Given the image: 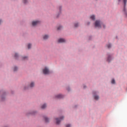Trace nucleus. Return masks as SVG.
Segmentation results:
<instances>
[{"label":"nucleus","instance_id":"f257e3e1","mask_svg":"<svg viewBox=\"0 0 127 127\" xmlns=\"http://www.w3.org/2000/svg\"><path fill=\"white\" fill-rule=\"evenodd\" d=\"M118 0L119 1H121L122 0ZM127 0H123V2L124 3V12L126 17H127V9H126V6H127Z\"/></svg>","mask_w":127,"mask_h":127},{"label":"nucleus","instance_id":"f03ea898","mask_svg":"<svg viewBox=\"0 0 127 127\" xmlns=\"http://www.w3.org/2000/svg\"><path fill=\"white\" fill-rule=\"evenodd\" d=\"M95 27L101 28V27H102V23H101V21L96 20L95 23Z\"/></svg>","mask_w":127,"mask_h":127},{"label":"nucleus","instance_id":"7ed1b4c3","mask_svg":"<svg viewBox=\"0 0 127 127\" xmlns=\"http://www.w3.org/2000/svg\"><path fill=\"white\" fill-rule=\"evenodd\" d=\"M43 73L45 74V75H47L49 74V69L47 68V67H45L43 70Z\"/></svg>","mask_w":127,"mask_h":127},{"label":"nucleus","instance_id":"20e7f679","mask_svg":"<svg viewBox=\"0 0 127 127\" xmlns=\"http://www.w3.org/2000/svg\"><path fill=\"white\" fill-rule=\"evenodd\" d=\"M64 119V117H62L61 118H56V124L57 125H59V124H60V122H61L62 121V120H63Z\"/></svg>","mask_w":127,"mask_h":127},{"label":"nucleus","instance_id":"39448f33","mask_svg":"<svg viewBox=\"0 0 127 127\" xmlns=\"http://www.w3.org/2000/svg\"><path fill=\"white\" fill-rule=\"evenodd\" d=\"M39 23H40V21H34L32 22V24L33 26H35L36 25H38V24H39Z\"/></svg>","mask_w":127,"mask_h":127},{"label":"nucleus","instance_id":"423d86ee","mask_svg":"<svg viewBox=\"0 0 127 127\" xmlns=\"http://www.w3.org/2000/svg\"><path fill=\"white\" fill-rule=\"evenodd\" d=\"M65 41H66L65 40V39H62V38L59 39L58 40V43H63L64 42H65Z\"/></svg>","mask_w":127,"mask_h":127},{"label":"nucleus","instance_id":"0eeeda50","mask_svg":"<svg viewBox=\"0 0 127 127\" xmlns=\"http://www.w3.org/2000/svg\"><path fill=\"white\" fill-rule=\"evenodd\" d=\"M56 98L58 99H61V98H63V96L61 94H59L56 96Z\"/></svg>","mask_w":127,"mask_h":127},{"label":"nucleus","instance_id":"6e6552de","mask_svg":"<svg viewBox=\"0 0 127 127\" xmlns=\"http://www.w3.org/2000/svg\"><path fill=\"white\" fill-rule=\"evenodd\" d=\"M49 37V36L47 35H44L43 36V39H44V40H46V39H48Z\"/></svg>","mask_w":127,"mask_h":127},{"label":"nucleus","instance_id":"1a4fd4ad","mask_svg":"<svg viewBox=\"0 0 127 127\" xmlns=\"http://www.w3.org/2000/svg\"><path fill=\"white\" fill-rule=\"evenodd\" d=\"M44 119L46 123H48V122H49V119H48L47 117H45Z\"/></svg>","mask_w":127,"mask_h":127},{"label":"nucleus","instance_id":"9d476101","mask_svg":"<svg viewBox=\"0 0 127 127\" xmlns=\"http://www.w3.org/2000/svg\"><path fill=\"white\" fill-rule=\"evenodd\" d=\"M90 18L91 19H92V20H95V15H92L90 16Z\"/></svg>","mask_w":127,"mask_h":127},{"label":"nucleus","instance_id":"9b49d317","mask_svg":"<svg viewBox=\"0 0 127 127\" xmlns=\"http://www.w3.org/2000/svg\"><path fill=\"white\" fill-rule=\"evenodd\" d=\"M30 87L31 88L34 87V82H31V84H30Z\"/></svg>","mask_w":127,"mask_h":127},{"label":"nucleus","instance_id":"f8f14e48","mask_svg":"<svg viewBox=\"0 0 127 127\" xmlns=\"http://www.w3.org/2000/svg\"><path fill=\"white\" fill-rule=\"evenodd\" d=\"M46 107V104H44V105H43L42 106V107H41V108H42V109H45Z\"/></svg>","mask_w":127,"mask_h":127},{"label":"nucleus","instance_id":"ddd939ff","mask_svg":"<svg viewBox=\"0 0 127 127\" xmlns=\"http://www.w3.org/2000/svg\"><path fill=\"white\" fill-rule=\"evenodd\" d=\"M94 99H95V100H99V97L97 95H95Z\"/></svg>","mask_w":127,"mask_h":127},{"label":"nucleus","instance_id":"4468645a","mask_svg":"<svg viewBox=\"0 0 127 127\" xmlns=\"http://www.w3.org/2000/svg\"><path fill=\"white\" fill-rule=\"evenodd\" d=\"M61 29H62V26H59L58 27V30H60Z\"/></svg>","mask_w":127,"mask_h":127},{"label":"nucleus","instance_id":"2eb2a0df","mask_svg":"<svg viewBox=\"0 0 127 127\" xmlns=\"http://www.w3.org/2000/svg\"><path fill=\"white\" fill-rule=\"evenodd\" d=\"M31 48V44H29L28 45V49H30Z\"/></svg>","mask_w":127,"mask_h":127},{"label":"nucleus","instance_id":"dca6fc26","mask_svg":"<svg viewBox=\"0 0 127 127\" xmlns=\"http://www.w3.org/2000/svg\"><path fill=\"white\" fill-rule=\"evenodd\" d=\"M108 48H111V47H112V45L111 44H108L107 45Z\"/></svg>","mask_w":127,"mask_h":127},{"label":"nucleus","instance_id":"f3484780","mask_svg":"<svg viewBox=\"0 0 127 127\" xmlns=\"http://www.w3.org/2000/svg\"><path fill=\"white\" fill-rule=\"evenodd\" d=\"M110 59H111V56H108V59H107V61L108 62H110Z\"/></svg>","mask_w":127,"mask_h":127},{"label":"nucleus","instance_id":"a211bd4d","mask_svg":"<svg viewBox=\"0 0 127 127\" xmlns=\"http://www.w3.org/2000/svg\"><path fill=\"white\" fill-rule=\"evenodd\" d=\"M78 25H79V24L78 23L74 24L75 27H78Z\"/></svg>","mask_w":127,"mask_h":127},{"label":"nucleus","instance_id":"6ab92c4d","mask_svg":"<svg viewBox=\"0 0 127 127\" xmlns=\"http://www.w3.org/2000/svg\"><path fill=\"white\" fill-rule=\"evenodd\" d=\"M28 58L27 57H24L22 58V59L23 60H25L26 59H27Z\"/></svg>","mask_w":127,"mask_h":127},{"label":"nucleus","instance_id":"aec40b11","mask_svg":"<svg viewBox=\"0 0 127 127\" xmlns=\"http://www.w3.org/2000/svg\"><path fill=\"white\" fill-rule=\"evenodd\" d=\"M111 83H112V84H115V79H112Z\"/></svg>","mask_w":127,"mask_h":127},{"label":"nucleus","instance_id":"412c9836","mask_svg":"<svg viewBox=\"0 0 127 127\" xmlns=\"http://www.w3.org/2000/svg\"><path fill=\"white\" fill-rule=\"evenodd\" d=\"M17 70V67L16 66H15L13 68L14 71H16Z\"/></svg>","mask_w":127,"mask_h":127},{"label":"nucleus","instance_id":"4be33fe9","mask_svg":"<svg viewBox=\"0 0 127 127\" xmlns=\"http://www.w3.org/2000/svg\"><path fill=\"white\" fill-rule=\"evenodd\" d=\"M65 127H71V125L70 124H67L65 125Z\"/></svg>","mask_w":127,"mask_h":127},{"label":"nucleus","instance_id":"5701e85b","mask_svg":"<svg viewBox=\"0 0 127 127\" xmlns=\"http://www.w3.org/2000/svg\"><path fill=\"white\" fill-rule=\"evenodd\" d=\"M23 2H24V3H26V2H27V0H23Z\"/></svg>","mask_w":127,"mask_h":127},{"label":"nucleus","instance_id":"b1692460","mask_svg":"<svg viewBox=\"0 0 127 127\" xmlns=\"http://www.w3.org/2000/svg\"><path fill=\"white\" fill-rule=\"evenodd\" d=\"M17 56H18V55H17V54H15V55H14L15 58H17Z\"/></svg>","mask_w":127,"mask_h":127},{"label":"nucleus","instance_id":"393cba45","mask_svg":"<svg viewBox=\"0 0 127 127\" xmlns=\"http://www.w3.org/2000/svg\"><path fill=\"white\" fill-rule=\"evenodd\" d=\"M59 10H61V6H60Z\"/></svg>","mask_w":127,"mask_h":127},{"label":"nucleus","instance_id":"a878e982","mask_svg":"<svg viewBox=\"0 0 127 127\" xmlns=\"http://www.w3.org/2000/svg\"><path fill=\"white\" fill-rule=\"evenodd\" d=\"M104 28H105V25H103Z\"/></svg>","mask_w":127,"mask_h":127},{"label":"nucleus","instance_id":"bb28decb","mask_svg":"<svg viewBox=\"0 0 127 127\" xmlns=\"http://www.w3.org/2000/svg\"><path fill=\"white\" fill-rule=\"evenodd\" d=\"M1 23V20H0V24Z\"/></svg>","mask_w":127,"mask_h":127},{"label":"nucleus","instance_id":"cd10ccee","mask_svg":"<svg viewBox=\"0 0 127 127\" xmlns=\"http://www.w3.org/2000/svg\"><path fill=\"white\" fill-rule=\"evenodd\" d=\"M32 115H34V112H33V113H32Z\"/></svg>","mask_w":127,"mask_h":127}]
</instances>
